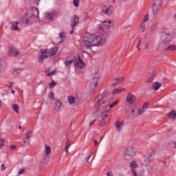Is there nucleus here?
<instances>
[{
	"label": "nucleus",
	"mask_w": 176,
	"mask_h": 176,
	"mask_svg": "<svg viewBox=\"0 0 176 176\" xmlns=\"http://www.w3.org/2000/svg\"><path fill=\"white\" fill-rule=\"evenodd\" d=\"M155 80V78L153 76H151L146 79V83H152Z\"/></svg>",
	"instance_id": "nucleus-43"
},
{
	"label": "nucleus",
	"mask_w": 176,
	"mask_h": 176,
	"mask_svg": "<svg viewBox=\"0 0 176 176\" xmlns=\"http://www.w3.org/2000/svg\"><path fill=\"white\" fill-rule=\"evenodd\" d=\"M23 142L24 144H26L27 145H28V144H30V140L29 139L23 140Z\"/></svg>",
	"instance_id": "nucleus-58"
},
{
	"label": "nucleus",
	"mask_w": 176,
	"mask_h": 176,
	"mask_svg": "<svg viewBox=\"0 0 176 176\" xmlns=\"http://www.w3.org/2000/svg\"><path fill=\"white\" fill-rule=\"evenodd\" d=\"M23 71H24L23 68H16L12 70V74L14 76H17V75H20Z\"/></svg>",
	"instance_id": "nucleus-26"
},
{
	"label": "nucleus",
	"mask_w": 176,
	"mask_h": 176,
	"mask_svg": "<svg viewBox=\"0 0 176 176\" xmlns=\"http://www.w3.org/2000/svg\"><path fill=\"white\" fill-rule=\"evenodd\" d=\"M148 47H149V43H146L144 44V49L146 50L148 49Z\"/></svg>",
	"instance_id": "nucleus-59"
},
{
	"label": "nucleus",
	"mask_w": 176,
	"mask_h": 176,
	"mask_svg": "<svg viewBox=\"0 0 176 176\" xmlns=\"http://www.w3.org/2000/svg\"><path fill=\"white\" fill-rule=\"evenodd\" d=\"M44 17L48 21H54L57 19V11L56 10H51L44 14Z\"/></svg>",
	"instance_id": "nucleus-7"
},
{
	"label": "nucleus",
	"mask_w": 176,
	"mask_h": 176,
	"mask_svg": "<svg viewBox=\"0 0 176 176\" xmlns=\"http://www.w3.org/2000/svg\"><path fill=\"white\" fill-rule=\"evenodd\" d=\"M56 85V83L54 81H52V82L49 84L50 89H53Z\"/></svg>",
	"instance_id": "nucleus-47"
},
{
	"label": "nucleus",
	"mask_w": 176,
	"mask_h": 176,
	"mask_svg": "<svg viewBox=\"0 0 176 176\" xmlns=\"http://www.w3.org/2000/svg\"><path fill=\"white\" fill-rule=\"evenodd\" d=\"M106 27H110V28H115V23H112L111 21H104L102 22Z\"/></svg>",
	"instance_id": "nucleus-28"
},
{
	"label": "nucleus",
	"mask_w": 176,
	"mask_h": 176,
	"mask_svg": "<svg viewBox=\"0 0 176 176\" xmlns=\"http://www.w3.org/2000/svg\"><path fill=\"white\" fill-rule=\"evenodd\" d=\"M74 67L77 72H80V69H84V68L86 67V63H85V62L82 60L80 58H78L74 61Z\"/></svg>",
	"instance_id": "nucleus-9"
},
{
	"label": "nucleus",
	"mask_w": 176,
	"mask_h": 176,
	"mask_svg": "<svg viewBox=\"0 0 176 176\" xmlns=\"http://www.w3.org/2000/svg\"><path fill=\"white\" fill-rule=\"evenodd\" d=\"M153 159H155L154 153L148 154L144 156L140 160V166H142V167H148V165L151 164V162L153 160Z\"/></svg>",
	"instance_id": "nucleus-4"
},
{
	"label": "nucleus",
	"mask_w": 176,
	"mask_h": 176,
	"mask_svg": "<svg viewBox=\"0 0 176 176\" xmlns=\"http://www.w3.org/2000/svg\"><path fill=\"white\" fill-rule=\"evenodd\" d=\"M163 5V0H153V11L154 14L160 13V8Z\"/></svg>",
	"instance_id": "nucleus-8"
},
{
	"label": "nucleus",
	"mask_w": 176,
	"mask_h": 176,
	"mask_svg": "<svg viewBox=\"0 0 176 176\" xmlns=\"http://www.w3.org/2000/svg\"><path fill=\"white\" fill-rule=\"evenodd\" d=\"M92 155H93V151L90 152L89 153L88 157L86 158L87 163H89V161L90 160V158L91 157Z\"/></svg>",
	"instance_id": "nucleus-46"
},
{
	"label": "nucleus",
	"mask_w": 176,
	"mask_h": 176,
	"mask_svg": "<svg viewBox=\"0 0 176 176\" xmlns=\"http://www.w3.org/2000/svg\"><path fill=\"white\" fill-rule=\"evenodd\" d=\"M48 97L49 98H50L51 100H54V94H53V92H50L48 94Z\"/></svg>",
	"instance_id": "nucleus-51"
},
{
	"label": "nucleus",
	"mask_w": 176,
	"mask_h": 176,
	"mask_svg": "<svg viewBox=\"0 0 176 176\" xmlns=\"http://www.w3.org/2000/svg\"><path fill=\"white\" fill-rule=\"evenodd\" d=\"M176 46L175 45H169L165 48V52H175Z\"/></svg>",
	"instance_id": "nucleus-29"
},
{
	"label": "nucleus",
	"mask_w": 176,
	"mask_h": 176,
	"mask_svg": "<svg viewBox=\"0 0 176 176\" xmlns=\"http://www.w3.org/2000/svg\"><path fill=\"white\" fill-rule=\"evenodd\" d=\"M26 16L30 19H39V10L36 7H30L26 10Z\"/></svg>",
	"instance_id": "nucleus-3"
},
{
	"label": "nucleus",
	"mask_w": 176,
	"mask_h": 176,
	"mask_svg": "<svg viewBox=\"0 0 176 176\" xmlns=\"http://www.w3.org/2000/svg\"><path fill=\"white\" fill-rule=\"evenodd\" d=\"M146 21H149V14H146L144 16V19H143L142 23H146Z\"/></svg>",
	"instance_id": "nucleus-41"
},
{
	"label": "nucleus",
	"mask_w": 176,
	"mask_h": 176,
	"mask_svg": "<svg viewBox=\"0 0 176 176\" xmlns=\"http://www.w3.org/2000/svg\"><path fill=\"white\" fill-rule=\"evenodd\" d=\"M130 167L131 170H135V168H138V164L135 161H133L130 163Z\"/></svg>",
	"instance_id": "nucleus-33"
},
{
	"label": "nucleus",
	"mask_w": 176,
	"mask_h": 176,
	"mask_svg": "<svg viewBox=\"0 0 176 176\" xmlns=\"http://www.w3.org/2000/svg\"><path fill=\"white\" fill-rule=\"evenodd\" d=\"M12 109H13V111H14L16 113H19V107L17 105V104H12Z\"/></svg>",
	"instance_id": "nucleus-36"
},
{
	"label": "nucleus",
	"mask_w": 176,
	"mask_h": 176,
	"mask_svg": "<svg viewBox=\"0 0 176 176\" xmlns=\"http://www.w3.org/2000/svg\"><path fill=\"white\" fill-rule=\"evenodd\" d=\"M1 171H5L6 170V166H5V164H1Z\"/></svg>",
	"instance_id": "nucleus-54"
},
{
	"label": "nucleus",
	"mask_w": 176,
	"mask_h": 176,
	"mask_svg": "<svg viewBox=\"0 0 176 176\" xmlns=\"http://www.w3.org/2000/svg\"><path fill=\"white\" fill-rule=\"evenodd\" d=\"M94 137H96V140L98 141L100 140L99 144H101V141H102V137L100 134H96Z\"/></svg>",
	"instance_id": "nucleus-40"
},
{
	"label": "nucleus",
	"mask_w": 176,
	"mask_h": 176,
	"mask_svg": "<svg viewBox=\"0 0 176 176\" xmlns=\"http://www.w3.org/2000/svg\"><path fill=\"white\" fill-rule=\"evenodd\" d=\"M5 145V139L2 138L0 141V149H2V147Z\"/></svg>",
	"instance_id": "nucleus-44"
},
{
	"label": "nucleus",
	"mask_w": 176,
	"mask_h": 176,
	"mask_svg": "<svg viewBox=\"0 0 176 176\" xmlns=\"http://www.w3.org/2000/svg\"><path fill=\"white\" fill-rule=\"evenodd\" d=\"M31 137H32V131H29L25 133L26 140H31Z\"/></svg>",
	"instance_id": "nucleus-37"
},
{
	"label": "nucleus",
	"mask_w": 176,
	"mask_h": 176,
	"mask_svg": "<svg viewBox=\"0 0 176 176\" xmlns=\"http://www.w3.org/2000/svg\"><path fill=\"white\" fill-rule=\"evenodd\" d=\"M107 118H108V115L104 114V115H102L100 117V120H105V119H107Z\"/></svg>",
	"instance_id": "nucleus-50"
},
{
	"label": "nucleus",
	"mask_w": 176,
	"mask_h": 176,
	"mask_svg": "<svg viewBox=\"0 0 176 176\" xmlns=\"http://www.w3.org/2000/svg\"><path fill=\"white\" fill-rule=\"evenodd\" d=\"M146 26V23L142 22L141 26H140V31L141 32H144L145 31V27Z\"/></svg>",
	"instance_id": "nucleus-38"
},
{
	"label": "nucleus",
	"mask_w": 176,
	"mask_h": 176,
	"mask_svg": "<svg viewBox=\"0 0 176 176\" xmlns=\"http://www.w3.org/2000/svg\"><path fill=\"white\" fill-rule=\"evenodd\" d=\"M96 122V119L89 123V126H93V124Z\"/></svg>",
	"instance_id": "nucleus-62"
},
{
	"label": "nucleus",
	"mask_w": 176,
	"mask_h": 176,
	"mask_svg": "<svg viewBox=\"0 0 176 176\" xmlns=\"http://www.w3.org/2000/svg\"><path fill=\"white\" fill-rule=\"evenodd\" d=\"M107 176H113V173L112 171H109L107 173Z\"/></svg>",
	"instance_id": "nucleus-60"
},
{
	"label": "nucleus",
	"mask_w": 176,
	"mask_h": 176,
	"mask_svg": "<svg viewBox=\"0 0 176 176\" xmlns=\"http://www.w3.org/2000/svg\"><path fill=\"white\" fill-rule=\"evenodd\" d=\"M84 16H85V20H87V19H89V12H85Z\"/></svg>",
	"instance_id": "nucleus-57"
},
{
	"label": "nucleus",
	"mask_w": 176,
	"mask_h": 176,
	"mask_svg": "<svg viewBox=\"0 0 176 176\" xmlns=\"http://www.w3.org/2000/svg\"><path fill=\"white\" fill-rule=\"evenodd\" d=\"M148 105H149V104H148V102H145L142 107V109H143L144 111H146V109H148Z\"/></svg>",
	"instance_id": "nucleus-49"
},
{
	"label": "nucleus",
	"mask_w": 176,
	"mask_h": 176,
	"mask_svg": "<svg viewBox=\"0 0 176 176\" xmlns=\"http://www.w3.org/2000/svg\"><path fill=\"white\" fill-rule=\"evenodd\" d=\"M45 155H49V154L52 153V148L49 145H45Z\"/></svg>",
	"instance_id": "nucleus-34"
},
{
	"label": "nucleus",
	"mask_w": 176,
	"mask_h": 176,
	"mask_svg": "<svg viewBox=\"0 0 176 176\" xmlns=\"http://www.w3.org/2000/svg\"><path fill=\"white\" fill-rule=\"evenodd\" d=\"M101 41H102V39L100 36L87 34L82 38L81 45L87 49H90V47H93L94 46H100Z\"/></svg>",
	"instance_id": "nucleus-1"
},
{
	"label": "nucleus",
	"mask_w": 176,
	"mask_h": 176,
	"mask_svg": "<svg viewBox=\"0 0 176 176\" xmlns=\"http://www.w3.org/2000/svg\"><path fill=\"white\" fill-rule=\"evenodd\" d=\"M36 4L38 6L39 5V2H41V0H35Z\"/></svg>",
	"instance_id": "nucleus-63"
},
{
	"label": "nucleus",
	"mask_w": 176,
	"mask_h": 176,
	"mask_svg": "<svg viewBox=\"0 0 176 176\" xmlns=\"http://www.w3.org/2000/svg\"><path fill=\"white\" fill-rule=\"evenodd\" d=\"M7 87H8V89H12L13 87V82H8L7 85Z\"/></svg>",
	"instance_id": "nucleus-53"
},
{
	"label": "nucleus",
	"mask_w": 176,
	"mask_h": 176,
	"mask_svg": "<svg viewBox=\"0 0 176 176\" xmlns=\"http://www.w3.org/2000/svg\"><path fill=\"white\" fill-rule=\"evenodd\" d=\"M11 30L12 31H17V32H21V29L19 28L17 25H19V21H11Z\"/></svg>",
	"instance_id": "nucleus-18"
},
{
	"label": "nucleus",
	"mask_w": 176,
	"mask_h": 176,
	"mask_svg": "<svg viewBox=\"0 0 176 176\" xmlns=\"http://www.w3.org/2000/svg\"><path fill=\"white\" fill-rule=\"evenodd\" d=\"M169 118L170 119H176V112L175 111L169 113Z\"/></svg>",
	"instance_id": "nucleus-35"
},
{
	"label": "nucleus",
	"mask_w": 176,
	"mask_h": 176,
	"mask_svg": "<svg viewBox=\"0 0 176 176\" xmlns=\"http://www.w3.org/2000/svg\"><path fill=\"white\" fill-rule=\"evenodd\" d=\"M107 108H108V104H105V102H103L100 107L96 109V112H100V113H102L105 112L107 110Z\"/></svg>",
	"instance_id": "nucleus-21"
},
{
	"label": "nucleus",
	"mask_w": 176,
	"mask_h": 176,
	"mask_svg": "<svg viewBox=\"0 0 176 176\" xmlns=\"http://www.w3.org/2000/svg\"><path fill=\"white\" fill-rule=\"evenodd\" d=\"M174 38H175V35L174 34L165 33L162 36L161 40L160 41L158 45L160 46H162V45H164L167 43V42H170V41H173Z\"/></svg>",
	"instance_id": "nucleus-6"
},
{
	"label": "nucleus",
	"mask_w": 176,
	"mask_h": 176,
	"mask_svg": "<svg viewBox=\"0 0 176 176\" xmlns=\"http://www.w3.org/2000/svg\"><path fill=\"white\" fill-rule=\"evenodd\" d=\"M21 24V25H23V27H27L28 25H31V24H32V21H31V20L26 16L22 18Z\"/></svg>",
	"instance_id": "nucleus-17"
},
{
	"label": "nucleus",
	"mask_w": 176,
	"mask_h": 176,
	"mask_svg": "<svg viewBox=\"0 0 176 176\" xmlns=\"http://www.w3.org/2000/svg\"><path fill=\"white\" fill-rule=\"evenodd\" d=\"M47 76H53L56 74V70H53L52 72H46Z\"/></svg>",
	"instance_id": "nucleus-39"
},
{
	"label": "nucleus",
	"mask_w": 176,
	"mask_h": 176,
	"mask_svg": "<svg viewBox=\"0 0 176 176\" xmlns=\"http://www.w3.org/2000/svg\"><path fill=\"white\" fill-rule=\"evenodd\" d=\"M101 10L102 13L103 14H105V16H111L112 14V12H113V6H104L103 7H102Z\"/></svg>",
	"instance_id": "nucleus-10"
},
{
	"label": "nucleus",
	"mask_w": 176,
	"mask_h": 176,
	"mask_svg": "<svg viewBox=\"0 0 176 176\" xmlns=\"http://www.w3.org/2000/svg\"><path fill=\"white\" fill-rule=\"evenodd\" d=\"M63 108V103L58 100H55L54 102V109L56 112H61V109Z\"/></svg>",
	"instance_id": "nucleus-15"
},
{
	"label": "nucleus",
	"mask_w": 176,
	"mask_h": 176,
	"mask_svg": "<svg viewBox=\"0 0 176 176\" xmlns=\"http://www.w3.org/2000/svg\"><path fill=\"white\" fill-rule=\"evenodd\" d=\"M25 171V169H19V175H21V174H24V172Z\"/></svg>",
	"instance_id": "nucleus-55"
},
{
	"label": "nucleus",
	"mask_w": 176,
	"mask_h": 176,
	"mask_svg": "<svg viewBox=\"0 0 176 176\" xmlns=\"http://www.w3.org/2000/svg\"><path fill=\"white\" fill-rule=\"evenodd\" d=\"M66 34L64 32L60 33L58 37L57 38L56 41L58 43H61V42H64V39H65Z\"/></svg>",
	"instance_id": "nucleus-23"
},
{
	"label": "nucleus",
	"mask_w": 176,
	"mask_h": 176,
	"mask_svg": "<svg viewBox=\"0 0 176 176\" xmlns=\"http://www.w3.org/2000/svg\"><path fill=\"white\" fill-rule=\"evenodd\" d=\"M160 87H162V84L159 82H155L152 85V89L155 90V91H157Z\"/></svg>",
	"instance_id": "nucleus-25"
},
{
	"label": "nucleus",
	"mask_w": 176,
	"mask_h": 176,
	"mask_svg": "<svg viewBox=\"0 0 176 176\" xmlns=\"http://www.w3.org/2000/svg\"><path fill=\"white\" fill-rule=\"evenodd\" d=\"M10 148V149H16V145H11Z\"/></svg>",
	"instance_id": "nucleus-61"
},
{
	"label": "nucleus",
	"mask_w": 176,
	"mask_h": 176,
	"mask_svg": "<svg viewBox=\"0 0 176 176\" xmlns=\"http://www.w3.org/2000/svg\"><path fill=\"white\" fill-rule=\"evenodd\" d=\"M6 69V62L2 58H0V74Z\"/></svg>",
	"instance_id": "nucleus-22"
},
{
	"label": "nucleus",
	"mask_w": 176,
	"mask_h": 176,
	"mask_svg": "<svg viewBox=\"0 0 176 176\" xmlns=\"http://www.w3.org/2000/svg\"><path fill=\"white\" fill-rule=\"evenodd\" d=\"M100 78H101V74H100V73H98V72L95 73L93 75V78L91 80V86L92 87H97V85H98V80H100Z\"/></svg>",
	"instance_id": "nucleus-11"
},
{
	"label": "nucleus",
	"mask_w": 176,
	"mask_h": 176,
	"mask_svg": "<svg viewBox=\"0 0 176 176\" xmlns=\"http://www.w3.org/2000/svg\"><path fill=\"white\" fill-rule=\"evenodd\" d=\"M142 40H141V39H140V40H139V42H138V46H140V45H141V42H142Z\"/></svg>",
	"instance_id": "nucleus-64"
},
{
	"label": "nucleus",
	"mask_w": 176,
	"mask_h": 176,
	"mask_svg": "<svg viewBox=\"0 0 176 176\" xmlns=\"http://www.w3.org/2000/svg\"><path fill=\"white\" fill-rule=\"evenodd\" d=\"M105 96H107V92H103L102 94H99L96 96L94 100V105H98L102 100H104Z\"/></svg>",
	"instance_id": "nucleus-13"
},
{
	"label": "nucleus",
	"mask_w": 176,
	"mask_h": 176,
	"mask_svg": "<svg viewBox=\"0 0 176 176\" xmlns=\"http://www.w3.org/2000/svg\"><path fill=\"white\" fill-rule=\"evenodd\" d=\"M146 110L144 109L141 108L138 110V115H142L145 112Z\"/></svg>",
	"instance_id": "nucleus-52"
},
{
	"label": "nucleus",
	"mask_w": 176,
	"mask_h": 176,
	"mask_svg": "<svg viewBox=\"0 0 176 176\" xmlns=\"http://www.w3.org/2000/svg\"><path fill=\"white\" fill-rule=\"evenodd\" d=\"M118 102H119V100H116L114 102L109 104V108H113V107H115L118 104Z\"/></svg>",
	"instance_id": "nucleus-48"
},
{
	"label": "nucleus",
	"mask_w": 176,
	"mask_h": 176,
	"mask_svg": "<svg viewBox=\"0 0 176 176\" xmlns=\"http://www.w3.org/2000/svg\"><path fill=\"white\" fill-rule=\"evenodd\" d=\"M69 146H71V143L69 142V140H67V144L65 146V152L66 155H69V151H68V149H69Z\"/></svg>",
	"instance_id": "nucleus-32"
},
{
	"label": "nucleus",
	"mask_w": 176,
	"mask_h": 176,
	"mask_svg": "<svg viewBox=\"0 0 176 176\" xmlns=\"http://www.w3.org/2000/svg\"><path fill=\"white\" fill-rule=\"evenodd\" d=\"M73 63H74V60H66L65 61L66 67H69L71 64H72Z\"/></svg>",
	"instance_id": "nucleus-45"
},
{
	"label": "nucleus",
	"mask_w": 176,
	"mask_h": 176,
	"mask_svg": "<svg viewBox=\"0 0 176 176\" xmlns=\"http://www.w3.org/2000/svg\"><path fill=\"white\" fill-rule=\"evenodd\" d=\"M96 137H94V142H95V146H97L98 144V140H96Z\"/></svg>",
	"instance_id": "nucleus-56"
},
{
	"label": "nucleus",
	"mask_w": 176,
	"mask_h": 176,
	"mask_svg": "<svg viewBox=\"0 0 176 176\" xmlns=\"http://www.w3.org/2000/svg\"><path fill=\"white\" fill-rule=\"evenodd\" d=\"M124 80V78L120 77L118 78L113 79L111 81V85L112 87H115L116 86H118V85H119L120 83H122V82H123Z\"/></svg>",
	"instance_id": "nucleus-20"
},
{
	"label": "nucleus",
	"mask_w": 176,
	"mask_h": 176,
	"mask_svg": "<svg viewBox=\"0 0 176 176\" xmlns=\"http://www.w3.org/2000/svg\"><path fill=\"white\" fill-rule=\"evenodd\" d=\"M73 3L76 8H79V5L80 3V1L79 0H74Z\"/></svg>",
	"instance_id": "nucleus-42"
},
{
	"label": "nucleus",
	"mask_w": 176,
	"mask_h": 176,
	"mask_svg": "<svg viewBox=\"0 0 176 176\" xmlns=\"http://www.w3.org/2000/svg\"><path fill=\"white\" fill-rule=\"evenodd\" d=\"M123 126H124V121H122V122L117 121V122H116V128L117 129L118 131H120V130H122V129H123Z\"/></svg>",
	"instance_id": "nucleus-24"
},
{
	"label": "nucleus",
	"mask_w": 176,
	"mask_h": 176,
	"mask_svg": "<svg viewBox=\"0 0 176 176\" xmlns=\"http://www.w3.org/2000/svg\"><path fill=\"white\" fill-rule=\"evenodd\" d=\"M49 155L45 154L41 160V164H47V163H49Z\"/></svg>",
	"instance_id": "nucleus-31"
},
{
	"label": "nucleus",
	"mask_w": 176,
	"mask_h": 176,
	"mask_svg": "<svg viewBox=\"0 0 176 176\" xmlns=\"http://www.w3.org/2000/svg\"><path fill=\"white\" fill-rule=\"evenodd\" d=\"M137 155V152L131 146H127L124 151V159L129 160L133 159Z\"/></svg>",
	"instance_id": "nucleus-5"
},
{
	"label": "nucleus",
	"mask_w": 176,
	"mask_h": 176,
	"mask_svg": "<svg viewBox=\"0 0 176 176\" xmlns=\"http://www.w3.org/2000/svg\"><path fill=\"white\" fill-rule=\"evenodd\" d=\"M8 53L12 57H16V56H19L20 54L17 49L12 46L9 47Z\"/></svg>",
	"instance_id": "nucleus-16"
},
{
	"label": "nucleus",
	"mask_w": 176,
	"mask_h": 176,
	"mask_svg": "<svg viewBox=\"0 0 176 176\" xmlns=\"http://www.w3.org/2000/svg\"><path fill=\"white\" fill-rule=\"evenodd\" d=\"M131 173H132L133 175H134V176H144V174H145V170H141L139 172V174H138L137 171H135V170L131 169Z\"/></svg>",
	"instance_id": "nucleus-27"
},
{
	"label": "nucleus",
	"mask_w": 176,
	"mask_h": 176,
	"mask_svg": "<svg viewBox=\"0 0 176 176\" xmlns=\"http://www.w3.org/2000/svg\"><path fill=\"white\" fill-rule=\"evenodd\" d=\"M68 102L70 105H78L79 104V98L76 96H69L68 98Z\"/></svg>",
	"instance_id": "nucleus-14"
},
{
	"label": "nucleus",
	"mask_w": 176,
	"mask_h": 176,
	"mask_svg": "<svg viewBox=\"0 0 176 176\" xmlns=\"http://www.w3.org/2000/svg\"><path fill=\"white\" fill-rule=\"evenodd\" d=\"M57 52H58V48H57V47L51 48L50 50H41L38 56L39 63H41V64H43V60H45V58L54 56Z\"/></svg>",
	"instance_id": "nucleus-2"
},
{
	"label": "nucleus",
	"mask_w": 176,
	"mask_h": 176,
	"mask_svg": "<svg viewBox=\"0 0 176 176\" xmlns=\"http://www.w3.org/2000/svg\"><path fill=\"white\" fill-rule=\"evenodd\" d=\"M126 89L124 88H117L113 90V94H119V93H124Z\"/></svg>",
	"instance_id": "nucleus-30"
},
{
	"label": "nucleus",
	"mask_w": 176,
	"mask_h": 176,
	"mask_svg": "<svg viewBox=\"0 0 176 176\" xmlns=\"http://www.w3.org/2000/svg\"><path fill=\"white\" fill-rule=\"evenodd\" d=\"M71 23H71L72 28L76 27V25H78V24H79V18L78 17V15H74L72 17Z\"/></svg>",
	"instance_id": "nucleus-19"
},
{
	"label": "nucleus",
	"mask_w": 176,
	"mask_h": 176,
	"mask_svg": "<svg viewBox=\"0 0 176 176\" xmlns=\"http://www.w3.org/2000/svg\"><path fill=\"white\" fill-rule=\"evenodd\" d=\"M137 100V97H135V95L129 93L127 94L126 98V102L128 104H130L131 105H133L134 102H135V100Z\"/></svg>",
	"instance_id": "nucleus-12"
}]
</instances>
